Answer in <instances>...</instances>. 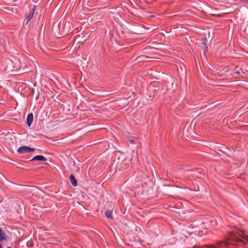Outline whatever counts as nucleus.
Segmentation results:
<instances>
[{
	"mask_svg": "<svg viewBox=\"0 0 248 248\" xmlns=\"http://www.w3.org/2000/svg\"><path fill=\"white\" fill-rule=\"evenodd\" d=\"M233 73L236 75H241V72L238 70H235L233 72Z\"/></svg>",
	"mask_w": 248,
	"mask_h": 248,
	"instance_id": "6e6552de",
	"label": "nucleus"
},
{
	"mask_svg": "<svg viewBox=\"0 0 248 248\" xmlns=\"http://www.w3.org/2000/svg\"><path fill=\"white\" fill-rule=\"evenodd\" d=\"M6 62H7V63H11V60H9V59H7V60H6Z\"/></svg>",
	"mask_w": 248,
	"mask_h": 248,
	"instance_id": "9b49d317",
	"label": "nucleus"
},
{
	"mask_svg": "<svg viewBox=\"0 0 248 248\" xmlns=\"http://www.w3.org/2000/svg\"><path fill=\"white\" fill-rule=\"evenodd\" d=\"M35 150L34 148L30 147L29 146H21L17 149V152L19 154H24L33 152Z\"/></svg>",
	"mask_w": 248,
	"mask_h": 248,
	"instance_id": "f257e3e1",
	"label": "nucleus"
},
{
	"mask_svg": "<svg viewBox=\"0 0 248 248\" xmlns=\"http://www.w3.org/2000/svg\"><path fill=\"white\" fill-rule=\"evenodd\" d=\"M202 44H203V46H204L205 48H204V52H205V49H207V46H206V42H202Z\"/></svg>",
	"mask_w": 248,
	"mask_h": 248,
	"instance_id": "1a4fd4ad",
	"label": "nucleus"
},
{
	"mask_svg": "<svg viewBox=\"0 0 248 248\" xmlns=\"http://www.w3.org/2000/svg\"><path fill=\"white\" fill-rule=\"evenodd\" d=\"M31 160H38V161H46L47 160L45 156L41 155H36L34 156Z\"/></svg>",
	"mask_w": 248,
	"mask_h": 248,
	"instance_id": "39448f33",
	"label": "nucleus"
},
{
	"mask_svg": "<svg viewBox=\"0 0 248 248\" xmlns=\"http://www.w3.org/2000/svg\"><path fill=\"white\" fill-rule=\"evenodd\" d=\"M129 142L131 144H134V140H129Z\"/></svg>",
	"mask_w": 248,
	"mask_h": 248,
	"instance_id": "9d476101",
	"label": "nucleus"
},
{
	"mask_svg": "<svg viewBox=\"0 0 248 248\" xmlns=\"http://www.w3.org/2000/svg\"><path fill=\"white\" fill-rule=\"evenodd\" d=\"M105 215L106 216L109 218H112V212L110 210H107L105 212Z\"/></svg>",
	"mask_w": 248,
	"mask_h": 248,
	"instance_id": "0eeeda50",
	"label": "nucleus"
},
{
	"mask_svg": "<svg viewBox=\"0 0 248 248\" xmlns=\"http://www.w3.org/2000/svg\"><path fill=\"white\" fill-rule=\"evenodd\" d=\"M69 180L72 185L76 187L78 186V182L73 174H71L69 176Z\"/></svg>",
	"mask_w": 248,
	"mask_h": 248,
	"instance_id": "20e7f679",
	"label": "nucleus"
},
{
	"mask_svg": "<svg viewBox=\"0 0 248 248\" xmlns=\"http://www.w3.org/2000/svg\"><path fill=\"white\" fill-rule=\"evenodd\" d=\"M130 245L134 248H140L141 243L139 239H135L131 242Z\"/></svg>",
	"mask_w": 248,
	"mask_h": 248,
	"instance_id": "f03ea898",
	"label": "nucleus"
},
{
	"mask_svg": "<svg viewBox=\"0 0 248 248\" xmlns=\"http://www.w3.org/2000/svg\"><path fill=\"white\" fill-rule=\"evenodd\" d=\"M243 243H245V242H244V241H241Z\"/></svg>",
	"mask_w": 248,
	"mask_h": 248,
	"instance_id": "ddd939ff",
	"label": "nucleus"
},
{
	"mask_svg": "<svg viewBox=\"0 0 248 248\" xmlns=\"http://www.w3.org/2000/svg\"><path fill=\"white\" fill-rule=\"evenodd\" d=\"M33 116L32 113H30L28 115L26 119L27 124L30 126L33 122Z\"/></svg>",
	"mask_w": 248,
	"mask_h": 248,
	"instance_id": "7ed1b4c3",
	"label": "nucleus"
},
{
	"mask_svg": "<svg viewBox=\"0 0 248 248\" xmlns=\"http://www.w3.org/2000/svg\"><path fill=\"white\" fill-rule=\"evenodd\" d=\"M34 10H35L34 8H33L32 9V11L29 14V15L27 16V17H26V19H27V23H26V24H28V23L29 22H30L31 21V20L32 18L33 14H34Z\"/></svg>",
	"mask_w": 248,
	"mask_h": 248,
	"instance_id": "423d86ee",
	"label": "nucleus"
},
{
	"mask_svg": "<svg viewBox=\"0 0 248 248\" xmlns=\"http://www.w3.org/2000/svg\"><path fill=\"white\" fill-rule=\"evenodd\" d=\"M0 248H1V244H0Z\"/></svg>",
	"mask_w": 248,
	"mask_h": 248,
	"instance_id": "f8f14e48",
	"label": "nucleus"
}]
</instances>
